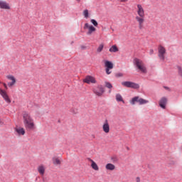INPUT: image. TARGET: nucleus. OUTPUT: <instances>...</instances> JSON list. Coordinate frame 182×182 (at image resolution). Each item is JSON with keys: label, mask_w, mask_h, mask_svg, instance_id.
<instances>
[{"label": "nucleus", "mask_w": 182, "mask_h": 182, "mask_svg": "<svg viewBox=\"0 0 182 182\" xmlns=\"http://www.w3.org/2000/svg\"><path fill=\"white\" fill-rule=\"evenodd\" d=\"M23 123L26 130L31 131L36 129V125L35 124L33 117H32L31 113L28 112H23Z\"/></svg>", "instance_id": "1"}, {"label": "nucleus", "mask_w": 182, "mask_h": 182, "mask_svg": "<svg viewBox=\"0 0 182 182\" xmlns=\"http://www.w3.org/2000/svg\"><path fill=\"white\" fill-rule=\"evenodd\" d=\"M134 63L135 66H136L137 69L141 72V73H147V68H146V65H144V63L138 58H135L134 60Z\"/></svg>", "instance_id": "2"}, {"label": "nucleus", "mask_w": 182, "mask_h": 182, "mask_svg": "<svg viewBox=\"0 0 182 182\" xmlns=\"http://www.w3.org/2000/svg\"><path fill=\"white\" fill-rule=\"evenodd\" d=\"M122 86L124 87H129L131 89H139L140 85L139 84L133 82L132 81H125L122 82Z\"/></svg>", "instance_id": "3"}, {"label": "nucleus", "mask_w": 182, "mask_h": 182, "mask_svg": "<svg viewBox=\"0 0 182 182\" xmlns=\"http://www.w3.org/2000/svg\"><path fill=\"white\" fill-rule=\"evenodd\" d=\"M136 102H137L139 105H146V103H149V100L140 98L139 97H134L132 98L130 103L131 105H136Z\"/></svg>", "instance_id": "4"}, {"label": "nucleus", "mask_w": 182, "mask_h": 182, "mask_svg": "<svg viewBox=\"0 0 182 182\" xmlns=\"http://www.w3.org/2000/svg\"><path fill=\"white\" fill-rule=\"evenodd\" d=\"M92 92L96 96H102L103 93H105V88L102 85H97V87L92 89Z\"/></svg>", "instance_id": "5"}, {"label": "nucleus", "mask_w": 182, "mask_h": 182, "mask_svg": "<svg viewBox=\"0 0 182 182\" xmlns=\"http://www.w3.org/2000/svg\"><path fill=\"white\" fill-rule=\"evenodd\" d=\"M166 48L163 46H159L158 47V56L161 60H164L166 59Z\"/></svg>", "instance_id": "6"}, {"label": "nucleus", "mask_w": 182, "mask_h": 182, "mask_svg": "<svg viewBox=\"0 0 182 182\" xmlns=\"http://www.w3.org/2000/svg\"><path fill=\"white\" fill-rule=\"evenodd\" d=\"M146 16H136L135 17V20L136 22H138V26L139 29H143V27L144 26V22Z\"/></svg>", "instance_id": "7"}, {"label": "nucleus", "mask_w": 182, "mask_h": 182, "mask_svg": "<svg viewBox=\"0 0 182 182\" xmlns=\"http://www.w3.org/2000/svg\"><path fill=\"white\" fill-rule=\"evenodd\" d=\"M104 64H105V67L106 68L105 72L107 75H110V73H112V71H110V70L113 69V63L109 60H105Z\"/></svg>", "instance_id": "8"}, {"label": "nucleus", "mask_w": 182, "mask_h": 182, "mask_svg": "<svg viewBox=\"0 0 182 182\" xmlns=\"http://www.w3.org/2000/svg\"><path fill=\"white\" fill-rule=\"evenodd\" d=\"M0 95L1 97H3L4 102L6 103H11V98L9 97V95H8V92L5 91L4 90H2V88H0Z\"/></svg>", "instance_id": "9"}, {"label": "nucleus", "mask_w": 182, "mask_h": 182, "mask_svg": "<svg viewBox=\"0 0 182 182\" xmlns=\"http://www.w3.org/2000/svg\"><path fill=\"white\" fill-rule=\"evenodd\" d=\"M84 83H87V85H90V83L95 85L97 83V81L96 80V78L92 75H87L85 77V78L83 80Z\"/></svg>", "instance_id": "10"}, {"label": "nucleus", "mask_w": 182, "mask_h": 182, "mask_svg": "<svg viewBox=\"0 0 182 182\" xmlns=\"http://www.w3.org/2000/svg\"><path fill=\"white\" fill-rule=\"evenodd\" d=\"M6 79H8V80L11 81V82L7 83V85L9 87H14V86H15V85H16V78L15 77V76H14L12 75H6Z\"/></svg>", "instance_id": "11"}, {"label": "nucleus", "mask_w": 182, "mask_h": 182, "mask_svg": "<svg viewBox=\"0 0 182 182\" xmlns=\"http://www.w3.org/2000/svg\"><path fill=\"white\" fill-rule=\"evenodd\" d=\"M0 9L9 11L11 9V5L5 0H0Z\"/></svg>", "instance_id": "12"}, {"label": "nucleus", "mask_w": 182, "mask_h": 182, "mask_svg": "<svg viewBox=\"0 0 182 182\" xmlns=\"http://www.w3.org/2000/svg\"><path fill=\"white\" fill-rule=\"evenodd\" d=\"M136 14L139 16H146L144 14V8L141 4L136 5Z\"/></svg>", "instance_id": "13"}, {"label": "nucleus", "mask_w": 182, "mask_h": 182, "mask_svg": "<svg viewBox=\"0 0 182 182\" xmlns=\"http://www.w3.org/2000/svg\"><path fill=\"white\" fill-rule=\"evenodd\" d=\"M84 29H88V32L87 33V35H92L93 32L96 31V28H95L93 26H90L89 23H86L85 24Z\"/></svg>", "instance_id": "14"}, {"label": "nucleus", "mask_w": 182, "mask_h": 182, "mask_svg": "<svg viewBox=\"0 0 182 182\" xmlns=\"http://www.w3.org/2000/svg\"><path fill=\"white\" fill-rule=\"evenodd\" d=\"M102 130L104 133H106L107 134L110 133V125L109 124V121L106 119L102 124Z\"/></svg>", "instance_id": "15"}, {"label": "nucleus", "mask_w": 182, "mask_h": 182, "mask_svg": "<svg viewBox=\"0 0 182 182\" xmlns=\"http://www.w3.org/2000/svg\"><path fill=\"white\" fill-rule=\"evenodd\" d=\"M14 131L17 133L18 136H25V129L22 127H16Z\"/></svg>", "instance_id": "16"}, {"label": "nucleus", "mask_w": 182, "mask_h": 182, "mask_svg": "<svg viewBox=\"0 0 182 182\" xmlns=\"http://www.w3.org/2000/svg\"><path fill=\"white\" fill-rule=\"evenodd\" d=\"M167 97H163L161 98V100H159V106L160 107H161L162 109H166V105H167Z\"/></svg>", "instance_id": "17"}, {"label": "nucleus", "mask_w": 182, "mask_h": 182, "mask_svg": "<svg viewBox=\"0 0 182 182\" xmlns=\"http://www.w3.org/2000/svg\"><path fill=\"white\" fill-rule=\"evenodd\" d=\"M53 164L54 166H60L62 164V160L59 157L54 156L52 158Z\"/></svg>", "instance_id": "18"}, {"label": "nucleus", "mask_w": 182, "mask_h": 182, "mask_svg": "<svg viewBox=\"0 0 182 182\" xmlns=\"http://www.w3.org/2000/svg\"><path fill=\"white\" fill-rule=\"evenodd\" d=\"M90 161L91 162L92 168L95 171H99V166H97V164H96L93 159H90Z\"/></svg>", "instance_id": "19"}, {"label": "nucleus", "mask_w": 182, "mask_h": 182, "mask_svg": "<svg viewBox=\"0 0 182 182\" xmlns=\"http://www.w3.org/2000/svg\"><path fill=\"white\" fill-rule=\"evenodd\" d=\"M106 170H109V171H113V170H116V166L113 164H107L105 166Z\"/></svg>", "instance_id": "20"}, {"label": "nucleus", "mask_w": 182, "mask_h": 182, "mask_svg": "<svg viewBox=\"0 0 182 182\" xmlns=\"http://www.w3.org/2000/svg\"><path fill=\"white\" fill-rule=\"evenodd\" d=\"M37 170L41 176H43V174H45V166L43 165H40Z\"/></svg>", "instance_id": "21"}, {"label": "nucleus", "mask_w": 182, "mask_h": 182, "mask_svg": "<svg viewBox=\"0 0 182 182\" xmlns=\"http://www.w3.org/2000/svg\"><path fill=\"white\" fill-rule=\"evenodd\" d=\"M109 51L111 52V53H116V52H119V48L116 45H114L109 48Z\"/></svg>", "instance_id": "22"}, {"label": "nucleus", "mask_w": 182, "mask_h": 182, "mask_svg": "<svg viewBox=\"0 0 182 182\" xmlns=\"http://www.w3.org/2000/svg\"><path fill=\"white\" fill-rule=\"evenodd\" d=\"M116 100L117 102H122V103H124V100H123V97H122V95L117 94L116 95Z\"/></svg>", "instance_id": "23"}, {"label": "nucleus", "mask_w": 182, "mask_h": 182, "mask_svg": "<svg viewBox=\"0 0 182 182\" xmlns=\"http://www.w3.org/2000/svg\"><path fill=\"white\" fill-rule=\"evenodd\" d=\"M103 48H105V46L103 45V43H101L97 48V53H100V52H102V50H103Z\"/></svg>", "instance_id": "24"}, {"label": "nucleus", "mask_w": 182, "mask_h": 182, "mask_svg": "<svg viewBox=\"0 0 182 182\" xmlns=\"http://www.w3.org/2000/svg\"><path fill=\"white\" fill-rule=\"evenodd\" d=\"M178 75L182 79V68L181 66H177Z\"/></svg>", "instance_id": "25"}, {"label": "nucleus", "mask_w": 182, "mask_h": 182, "mask_svg": "<svg viewBox=\"0 0 182 182\" xmlns=\"http://www.w3.org/2000/svg\"><path fill=\"white\" fill-rule=\"evenodd\" d=\"M105 87H107V89H112L113 87V85L109 82H105Z\"/></svg>", "instance_id": "26"}, {"label": "nucleus", "mask_w": 182, "mask_h": 182, "mask_svg": "<svg viewBox=\"0 0 182 182\" xmlns=\"http://www.w3.org/2000/svg\"><path fill=\"white\" fill-rule=\"evenodd\" d=\"M83 15L85 18H89V11L87 9L83 11Z\"/></svg>", "instance_id": "27"}, {"label": "nucleus", "mask_w": 182, "mask_h": 182, "mask_svg": "<svg viewBox=\"0 0 182 182\" xmlns=\"http://www.w3.org/2000/svg\"><path fill=\"white\" fill-rule=\"evenodd\" d=\"M91 23L94 25V26H97L98 23L97 21L95 19H91Z\"/></svg>", "instance_id": "28"}, {"label": "nucleus", "mask_w": 182, "mask_h": 182, "mask_svg": "<svg viewBox=\"0 0 182 182\" xmlns=\"http://www.w3.org/2000/svg\"><path fill=\"white\" fill-rule=\"evenodd\" d=\"M116 77H123V73H117Z\"/></svg>", "instance_id": "29"}, {"label": "nucleus", "mask_w": 182, "mask_h": 182, "mask_svg": "<svg viewBox=\"0 0 182 182\" xmlns=\"http://www.w3.org/2000/svg\"><path fill=\"white\" fill-rule=\"evenodd\" d=\"M3 86L4 87V89H6V90L8 89V84L6 85V83L4 82Z\"/></svg>", "instance_id": "30"}, {"label": "nucleus", "mask_w": 182, "mask_h": 182, "mask_svg": "<svg viewBox=\"0 0 182 182\" xmlns=\"http://www.w3.org/2000/svg\"><path fill=\"white\" fill-rule=\"evenodd\" d=\"M154 53V50L153 49L149 50V55H153Z\"/></svg>", "instance_id": "31"}, {"label": "nucleus", "mask_w": 182, "mask_h": 182, "mask_svg": "<svg viewBox=\"0 0 182 182\" xmlns=\"http://www.w3.org/2000/svg\"><path fill=\"white\" fill-rule=\"evenodd\" d=\"M136 182H140V178L139 177L136 178Z\"/></svg>", "instance_id": "32"}, {"label": "nucleus", "mask_w": 182, "mask_h": 182, "mask_svg": "<svg viewBox=\"0 0 182 182\" xmlns=\"http://www.w3.org/2000/svg\"><path fill=\"white\" fill-rule=\"evenodd\" d=\"M119 2H127L129 0H118Z\"/></svg>", "instance_id": "33"}, {"label": "nucleus", "mask_w": 182, "mask_h": 182, "mask_svg": "<svg viewBox=\"0 0 182 182\" xmlns=\"http://www.w3.org/2000/svg\"><path fill=\"white\" fill-rule=\"evenodd\" d=\"M76 1H77V2H80V0H76Z\"/></svg>", "instance_id": "34"}, {"label": "nucleus", "mask_w": 182, "mask_h": 182, "mask_svg": "<svg viewBox=\"0 0 182 182\" xmlns=\"http://www.w3.org/2000/svg\"><path fill=\"white\" fill-rule=\"evenodd\" d=\"M82 49H85V47L82 46Z\"/></svg>", "instance_id": "35"}, {"label": "nucleus", "mask_w": 182, "mask_h": 182, "mask_svg": "<svg viewBox=\"0 0 182 182\" xmlns=\"http://www.w3.org/2000/svg\"><path fill=\"white\" fill-rule=\"evenodd\" d=\"M109 92L111 93V92H112V90H109Z\"/></svg>", "instance_id": "36"}, {"label": "nucleus", "mask_w": 182, "mask_h": 182, "mask_svg": "<svg viewBox=\"0 0 182 182\" xmlns=\"http://www.w3.org/2000/svg\"><path fill=\"white\" fill-rule=\"evenodd\" d=\"M75 114L77 113V110H76V112H75Z\"/></svg>", "instance_id": "37"}, {"label": "nucleus", "mask_w": 182, "mask_h": 182, "mask_svg": "<svg viewBox=\"0 0 182 182\" xmlns=\"http://www.w3.org/2000/svg\"><path fill=\"white\" fill-rule=\"evenodd\" d=\"M0 85H1V82H0Z\"/></svg>", "instance_id": "38"}]
</instances>
